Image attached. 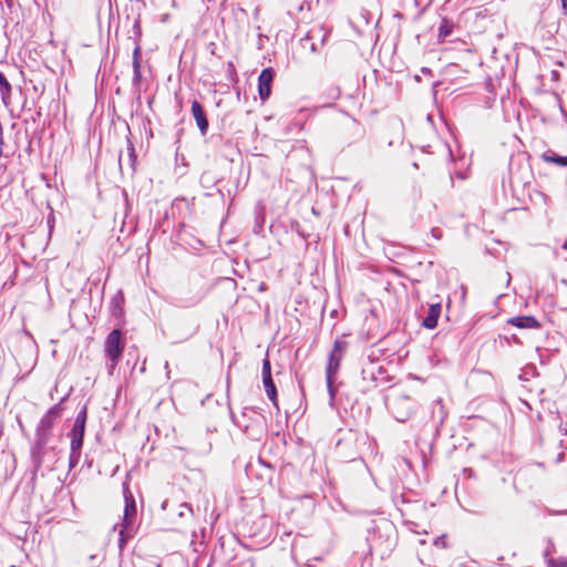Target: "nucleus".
Masks as SVG:
<instances>
[{"mask_svg":"<svg viewBox=\"0 0 567 567\" xmlns=\"http://www.w3.org/2000/svg\"><path fill=\"white\" fill-rule=\"evenodd\" d=\"M124 498L125 507L123 518L122 522L115 526V528L118 527L120 547H123L128 539L133 538L137 530V509L133 495L125 493Z\"/></svg>","mask_w":567,"mask_h":567,"instance_id":"obj_1","label":"nucleus"},{"mask_svg":"<svg viewBox=\"0 0 567 567\" xmlns=\"http://www.w3.org/2000/svg\"><path fill=\"white\" fill-rule=\"evenodd\" d=\"M124 351V342L122 340V332L118 329H114L109 333L104 343V352L107 358L109 373L113 374L118 361L122 358Z\"/></svg>","mask_w":567,"mask_h":567,"instance_id":"obj_2","label":"nucleus"},{"mask_svg":"<svg viewBox=\"0 0 567 567\" xmlns=\"http://www.w3.org/2000/svg\"><path fill=\"white\" fill-rule=\"evenodd\" d=\"M388 406L399 422H405L412 415L411 399L404 393L394 392L388 399Z\"/></svg>","mask_w":567,"mask_h":567,"instance_id":"obj_3","label":"nucleus"},{"mask_svg":"<svg viewBox=\"0 0 567 567\" xmlns=\"http://www.w3.org/2000/svg\"><path fill=\"white\" fill-rule=\"evenodd\" d=\"M62 410L63 409L61 404H55L50 408L40 420V423L37 427V445L39 447H42L48 442L50 430L56 420L61 416Z\"/></svg>","mask_w":567,"mask_h":567,"instance_id":"obj_4","label":"nucleus"},{"mask_svg":"<svg viewBox=\"0 0 567 567\" xmlns=\"http://www.w3.org/2000/svg\"><path fill=\"white\" fill-rule=\"evenodd\" d=\"M346 348H347L346 341L336 340L333 343V349L328 359V364H327V369H326V379H327V385H328L330 395L332 398L334 395L333 390H332V379L339 370L340 362L346 352Z\"/></svg>","mask_w":567,"mask_h":567,"instance_id":"obj_5","label":"nucleus"},{"mask_svg":"<svg viewBox=\"0 0 567 567\" xmlns=\"http://www.w3.org/2000/svg\"><path fill=\"white\" fill-rule=\"evenodd\" d=\"M86 406H83L78 413L73 427L71 430V450H81L86 423Z\"/></svg>","mask_w":567,"mask_h":567,"instance_id":"obj_6","label":"nucleus"},{"mask_svg":"<svg viewBox=\"0 0 567 567\" xmlns=\"http://www.w3.org/2000/svg\"><path fill=\"white\" fill-rule=\"evenodd\" d=\"M275 72L271 68L264 69L258 76V94L261 101H266L271 94V84Z\"/></svg>","mask_w":567,"mask_h":567,"instance_id":"obj_7","label":"nucleus"},{"mask_svg":"<svg viewBox=\"0 0 567 567\" xmlns=\"http://www.w3.org/2000/svg\"><path fill=\"white\" fill-rule=\"evenodd\" d=\"M135 163L136 156L134 154V147L130 145L126 156H123L122 154L118 156L121 174L123 176L133 175L135 173Z\"/></svg>","mask_w":567,"mask_h":567,"instance_id":"obj_8","label":"nucleus"},{"mask_svg":"<svg viewBox=\"0 0 567 567\" xmlns=\"http://www.w3.org/2000/svg\"><path fill=\"white\" fill-rule=\"evenodd\" d=\"M192 113L200 133L205 135L208 131L209 123L203 105L197 100L192 102Z\"/></svg>","mask_w":567,"mask_h":567,"instance_id":"obj_9","label":"nucleus"},{"mask_svg":"<svg viewBox=\"0 0 567 567\" xmlns=\"http://www.w3.org/2000/svg\"><path fill=\"white\" fill-rule=\"evenodd\" d=\"M528 186L524 179H508V187L512 190L513 196L519 202L525 203L529 197L528 189L525 188Z\"/></svg>","mask_w":567,"mask_h":567,"instance_id":"obj_10","label":"nucleus"},{"mask_svg":"<svg viewBox=\"0 0 567 567\" xmlns=\"http://www.w3.org/2000/svg\"><path fill=\"white\" fill-rule=\"evenodd\" d=\"M508 323L519 329H537L539 327V322L533 316L513 317Z\"/></svg>","mask_w":567,"mask_h":567,"instance_id":"obj_11","label":"nucleus"},{"mask_svg":"<svg viewBox=\"0 0 567 567\" xmlns=\"http://www.w3.org/2000/svg\"><path fill=\"white\" fill-rule=\"evenodd\" d=\"M441 309L442 308H441L440 303L431 305L426 317L423 319V322H422L423 327H425L426 329H434L437 326V320L441 315Z\"/></svg>","mask_w":567,"mask_h":567,"instance_id":"obj_12","label":"nucleus"},{"mask_svg":"<svg viewBox=\"0 0 567 567\" xmlns=\"http://www.w3.org/2000/svg\"><path fill=\"white\" fill-rule=\"evenodd\" d=\"M11 92V84L9 83L7 76L0 72V94L6 106L10 104Z\"/></svg>","mask_w":567,"mask_h":567,"instance_id":"obj_13","label":"nucleus"},{"mask_svg":"<svg viewBox=\"0 0 567 567\" xmlns=\"http://www.w3.org/2000/svg\"><path fill=\"white\" fill-rule=\"evenodd\" d=\"M546 163H551L557 166H567V156H560L553 151H547L542 155Z\"/></svg>","mask_w":567,"mask_h":567,"instance_id":"obj_14","label":"nucleus"},{"mask_svg":"<svg viewBox=\"0 0 567 567\" xmlns=\"http://www.w3.org/2000/svg\"><path fill=\"white\" fill-rule=\"evenodd\" d=\"M262 384L266 391L268 399L274 403L275 406H278L277 402V389L271 378L262 379Z\"/></svg>","mask_w":567,"mask_h":567,"instance_id":"obj_15","label":"nucleus"},{"mask_svg":"<svg viewBox=\"0 0 567 567\" xmlns=\"http://www.w3.org/2000/svg\"><path fill=\"white\" fill-rule=\"evenodd\" d=\"M141 50L140 47H136L133 52V69H134V78L140 80L141 79Z\"/></svg>","mask_w":567,"mask_h":567,"instance_id":"obj_16","label":"nucleus"},{"mask_svg":"<svg viewBox=\"0 0 567 567\" xmlns=\"http://www.w3.org/2000/svg\"><path fill=\"white\" fill-rule=\"evenodd\" d=\"M452 32V28L449 25L446 20H443L442 24L439 29V38L441 40H444L446 37H449Z\"/></svg>","mask_w":567,"mask_h":567,"instance_id":"obj_17","label":"nucleus"},{"mask_svg":"<svg viewBox=\"0 0 567 567\" xmlns=\"http://www.w3.org/2000/svg\"><path fill=\"white\" fill-rule=\"evenodd\" d=\"M374 370H375L374 364L370 363L369 367H367L362 370L363 378L371 379L372 381L378 382V378L375 377Z\"/></svg>","mask_w":567,"mask_h":567,"instance_id":"obj_18","label":"nucleus"},{"mask_svg":"<svg viewBox=\"0 0 567 567\" xmlns=\"http://www.w3.org/2000/svg\"><path fill=\"white\" fill-rule=\"evenodd\" d=\"M547 567H567V558H548L547 559Z\"/></svg>","mask_w":567,"mask_h":567,"instance_id":"obj_19","label":"nucleus"},{"mask_svg":"<svg viewBox=\"0 0 567 567\" xmlns=\"http://www.w3.org/2000/svg\"><path fill=\"white\" fill-rule=\"evenodd\" d=\"M262 379L271 378V365L268 357L262 361Z\"/></svg>","mask_w":567,"mask_h":567,"instance_id":"obj_20","label":"nucleus"},{"mask_svg":"<svg viewBox=\"0 0 567 567\" xmlns=\"http://www.w3.org/2000/svg\"><path fill=\"white\" fill-rule=\"evenodd\" d=\"M80 455H81V450H71V454H70V467H73L78 464L79 460H80Z\"/></svg>","mask_w":567,"mask_h":567,"instance_id":"obj_21","label":"nucleus"},{"mask_svg":"<svg viewBox=\"0 0 567 567\" xmlns=\"http://www.w3.org/2000/svg\"><path fill=\"white\" fill-rule=\"evenodd\" d=\"M256 216H257V219L259 220V227L261 228L262 224L265 221L264 207H257L256 208Z\"/></svg>","mask_w":567,"mask_h":567,"instance_id":"obj_22","label":"nucleus"},{"mask_svg":"<svg viewBox=\"0 0 567 567\" xmlns=\"http://www.w3.org/2000/svg\"><path fill=\"white\" fill-rule=\"evenodd\" d=\"M431 236L436 239V240H440L443 236V233L440 228L437 227H434L431 229Z\"/></svg>","mask_w":567,"mask_h":567,"instance_id":"obj_23","label":"nucleus"},{"mask_svg":"<svg viewBox=\"0 0 567 567\" xmlns=\"http://www.w3.org/2000/svg\"><path fill=\"white\" fill-rule=\"evenodd\" d=\"M563 249L567 250V239L565 240V243L563 244Z\"/></svg>","mask_w":567,"mask_h":567,"instance_id":"obj_24","label":"nucleus"},{"mask_svg":"<svg viewBox=\"0 0 567 567\" xmlns=\"http://www.w3.org/2000/svg\"><path fill=\"white\" fill-rule=\"evenodd\" d=\"M561 3H563V7L566 8L567 7V0H561Z\"/></svg>","mask_w":567,"mask_h":567,"instance_id":"obj_25","label":"nucleus"}]
</instances>
